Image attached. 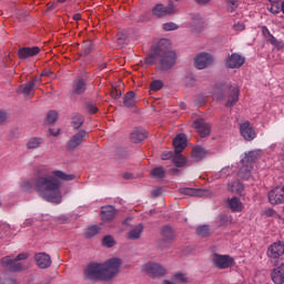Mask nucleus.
Returning a JSON list of instances; mask_svg holds the SVG:
<instances>
[{
  "label": "nucleus",
  "mask_w": 284,
  "mask_h": 284,
  "mask_svg": "<svg viewBox=\"0 0 284 284\" xmlns=\"http://www.w3.org/2000/svg\"><path fill=\"white\" fill-rule=\"evenodd\" d=\"M175 12L176 7H174V4L165 7L162 3H159L152 9V14L158 18L168 17V14H174Z\"/></svg>",
  "instance_id": "nucleus-7"
},
{
  "label": "nucleus",
  "mask_w": 284,
  "mask_h": 284,
  "mask_svg": "<svg viewBox=\"0 0 284 284\" xmlns=\"http://www.w3.org/2000/svg\"><path fill=\"white\" fill-rule=\"evenodd\" d=\"M254 179H255V180H256V179H258V175H255V178H254Z\"/></svg>",
  "instance_id": "nucleus-60"
},
{
  "label": "nucleus",
  "mask_w": 284,
  "mask_h": 284,
  "mask_svg": "<svg viewBox=\"0 0 284 284\" xmlns=\"http://www.w3.org/2000/svg\"><path fill=\"white\" fill-rule=\"evenodd\" d=\"M194 63L197 70H205V68L214 63V58L209 53H200L195 57Z\"/></svg>",
  "instance_id": "nucleus-8"
},
{
  "label": "nucleus",
  "mask_w": 284,
  "mask_h": 284,
  "mask_svg": "<svg viewBox=\"0 0 284 284\" xmlns=\"http://www.w3.org/2000/svg\"><path fill=\"white\" fill-rule=\"evenodd\" d=\"M268 202L271 205H278L284 203V189L283 186L275 187L268 192Z\"/></svg>",
  "instance_id": "nucleus-9"
},
{
  "label": "nucleus",
  "mask_w": 284,
  "mask_h": 284,
  "mask_svg": "<svg viewBox=\"0 0 284 284\" xmlns=\"http://www.w3.org/2000/svg\"><path fill=\"white\" fill-rule=\"evenodd\" d=\"M196 3H200L201 6H205V3H210V0H195Z\"/></svg>",
  "instance_id": "nucleus-52"
},
{
  "label": "nucleus",
  "mask_w": 284,
  "mask_h": 284,
  "mask_svg": "<svg viewBox=\"0 0 284 284\" xmlns=\"http://www.w3.org/2000/svg\"><path fill=\"white\" fill-rule=\"evenodd\" d=\"M270 12H272V14H278L281 12V1L280 0H273L271 2Z\"/></svg>",
  "instance_id": "nucleus-33"
},
{
  "label": "nucleus",
  "mask_w": 284,
  "mask_h": 284,
  "mask_svg": "<svg viewBox=\"0 0 284 284\" xmlns=\"http://www.w3.org/2000/svg\"><path fill=\"white\" fill-rule=\"evenodd\" d=\"M153 194H154V196H159V194H161V192L160 191H153Z\"/></svg>",
  "instance_id": "nucleus-56"
},
{
  "label": "nucleus",
  "mask_w": 284,
  "mask_h": 284,
  "mask_svg": "<svg viewBox=\"0 0 284 284\" xmlns=\"http://www.w3.org/2000/svg\"><path fill=\"white\" fill-rule=\"evenodd\" d=\"M173 146L175 150V154H181V152H183V150L187 148V138L185 136V134H178L173 140Z\"/></svg>",
  "instance_id": "nucleus-15"
},
{
  "label": "nucleus",
  "mask_w": 284,
  "mask_h": 284,
  "mask_svg": "<svg viewBox=\"0 0 284 284\" xmlns=\"http://www.w3.org/2000/svg\"><path fill=\"white\" fill-rule=\"evenodd\" d=\"M120 258H111L103 264L92 263L84 268V278L88 281H110L119 274Z\"/></svg>",
  "instance_id": "nucleus-2"
},
{
  "label": "nucleus",
  "mask_w": 284,
  "mask_h": 284,
  "mask_svg": "<svg viewBox=\"0 0 284 284\" xmlns=\"http://www.w3.org/2000/svg\"><path fill=\"white\" fill-rule=\"evenodd\" d=\"M26 187H27V190H30V182L26 183Z\"/></svg>",
  "instance_id": "nucleus-57"
},
{
  "label": "nucleus",
  "mask_w": 284,
  "mask_h": 284,
  "mask_svg": "<svg viewBox=\"0 0 284 284\" xmlns=\"http://www.w3.org/2000/svg\"><path fill=\"white\" fill-rule=\"evenodd\" d=\"M240 132L245 141H250V122L240 125Z\"/></svg>",
  "instance_id": "nucleus-28"
},
{
  "label": "nucleus",
  "mask_w": 284,
  "mask_h": 284,
  "mask_svg": "<svg viewBox=\"0 0 284 284\" xmlns=\"http://www.w3.org/2000/svg\"><path fill=\"white\" fill-rule=\"evenodd\" d=\"M142 233H143V224H139L135 229L129 232L128 239H131V240L140 239Z\"/></svg>",
  "instance_id": "nucleus-27"
},
{
  "label": "nucleus",
  "mask_w": 284,
  "mask_h": 284,
  "mask_svg": "<svg viewBox=\"0 0 284 284\" xmlns=\"http://www.w3.org/2000/svg\"><path fill=\"white\" fill-rule=\"evenodd\" d=\"M173 163L176 165V168H184V165L187 164V160L181 155V153H176V155L173 158Z\"/></svg>",
  "instance_id": "nucleus-29"
},
{
  "label": "nucleus",
  "mask_w": 284,
  "mask_h": 284,
  "mask_svg": "<svg viewBox=\"0 0 284 284\" xmlns=\"http://www.w3.org/2000/svg\"><path fill=\"white\" fill-rule=\"evenodd\" d=\"M193 128L196 129V132L200 134V136L205 138L209 136L211 132L210 123L205 122L203 119H197L193 122Z\"/></svg>",
  "instance_id": "nucleus-12"
},
{
  "label": "nucleus",
  "mask_w": 284,
  "mask_h": 284,
  "mask_svg": "<svg viewBox=\"0 0 284 284\" xmlns=\"http://www.w3.org/2000/svg\"><path fill=\"white\" fill-rule=\"evenodd\" d=\"M207 194H210L209 191L199 190V191H196L195 196H207Z\"/></svg>",
  "instance_id": "nucleus-49"
},
{
  "label": "nucleus",
  "mask_w": 284,
  "mask_h": 284,
  "mask_svg": "<svg viewBox=\"0 0 284 284\" xmlns=\"http://www.w3.org/2000/svg\"><path fill=\"white\" fill-rule=\"evenodd\" d=\"M171 158H172V152H169L166 154H162L163 161H168V159H171Z\"/></svg>",
  "instance_id": "nucleus-51"
},
{
  "label": "nucleus",
  "mask_w": 284,
  "mask_h": 284,
  "mask_svg": "<svg viewBox=\"0 0 284 284\" xmlns=\"http://www.w3.org/2000/svg\"><path fill=\"white\" fill-rule=\"evenodd\" d=\"M150 88L153 92H159L163 88V82L161 80H154L151 82Z\"/></svg>",
  "instance_id": "nucleus-40"
},
{
  "label": "nucleus",
  "mask_w": 284,
  "mask_h": 284,
  "mask_svg": "<svg viewBox=\"0 0 284 284\" xmlns=\"http://www.w3.org/2000/svg\"><path fill=\"white\" fill-rule=\"evenodd\" d=\"M229 205L232 212H242L243 210V203H241V201L236 197H232L231 200H229Z\"/></svg>",
  "instance_id": "nucleus-26"
},
{
  "label": "nucleus",
  "mask_w": 284,
  "mask_h": 284,
  "mask_svg": "<svg viewBox=\"0 0 284 284\" xmlns=\"http://www.w3.org/2000/svg\"><path fill=\"white\" fill-rule=\"evenodd\" d=\"M41 79L40 78H34L30 82H28L24 85L20 87V90L24 97H29V99H32L34 94V85H39Z\"/></svg>",
  "instance_id": "nucleus-14"
},
{
  "label": "nucleus",
  "mask_w": 284,
  "mask_h": 284,
  "mask_svg": "<svg viewBox=\"0 0 284 284\" xmlns=\"http://www.w3.org/2000/svg\"><path fill=\"white\" fill-rule=\"evenodd\" d=\"M100 216L102 221H112L116 216V210L112 205L103 206Z\"/></svg>",
  "instance_id": "nucleus-19"
},
{
  "label": "nucleus",
  "mask_w": 284,
  "mask_h": 284,
  "mask_svg": "<svg viewBox=\"0 0 284 284\" xmlns=\"http://www.w3.org/2000/svg\"><path fill=\"white\" fill-rule=\"evenodd\" d=\"M102 245L104 247H114V237L106 235L103 240H102Z\"/></svg>",
  "instance_id": "nucleus-39"
},
{
  "label": "nucleus",
  "mask_w": 284,
  "mask_h": 284,
  "mask_svg": "<svg viewBox=\"0 0 284 284\" xmlns=\"http://www.w3.org/2000/svg\"><path fill=\"white\" fill-rule=\"evenodd\" d=\"M41 52V48L39 47H24L18 50L19 59H30V57H37Z\"/></svg>",
  "instance_id": "nucleus-16"
},
{
  "label": "nucleus",
  "mask_w": 284,
  "mask_h": 284,
  "mask_svg": "<svg viewBox=\"0 0 284 284\" xmlns=\"http://www.w3.org/2000/svg\"><path fill=\"white\" fill-rule=\"evenodd\" d=\"M40 145H41V139L39 138H33L29 140V142L27 143L28 150H37V148H39Z\"/></svg>",
  "instance_id": "nucleus-32"
},
{
  "label": "nucleus",
  "mask_w": 284,
  "mask_h": 284,
  "mask_svg": "<svg viewBox=\"0 0 284 284\" xmlns=\"http://www.w3.org/2000/svg\"><path fill=\"white\" fill-rule=\"evenodd\" d=\"M73 21H81V14L80 13L73 14Z\"/></svg>",
  "instance_id": "nucleus-53"
},
{
  "label": "nucleus",
  "mask_w": 284,
  "mask_h": 284,
  "mask_svg": "<svg viewBox=\"0 0 284 284\" xmlns=\"http://www.w3.org/2000/svg\"><path fill=\"white\" fill-rule=\"evenodd\" d=\"M135 93L134 91H130L125 94L124 97V105H126V108H132V105H134V103L136 102L134 100Z\"/></svg>",
  "instance_id": "nucleus-30"
},
{
  "label": "nucleus",
  "mask_w": 284,
  "mask_h": 284,
  "mask_svg": "<svg viewBox=\"0 0 284 284\" xmlns=\"http://www.w3.org/2000/svg\"><path fill=\"white\" fill-rule=\"evenodd\" d=\"M234 32H243L245 30V24L243 22H239L233 27Z\"/></svg>",
  "instance_id": "nucleus-46"
},
{
  "label": "nucleus",
  "mask_w": 284,
  "mask_h": 284,
  "mask_svg": "<svg viewBox=\"0 0 284 284\" xmlns=\"http://www.w3.org/2000/svg\"><path fill=\"white\" fill-rule=\"evenodd\" d=\"M284 254V243L283 241H277L271 244L267 248V256L270 258H280Z\"/></svg>",
  "instance_id": "nucleus-10"
},
{
  "label": "nucleus",
  "mask_w": 284,
  "mask_h": 284,
  "mask_svg": "<svg viewBox=\"0 0 284 284\" xmlns=\"http://www.w3.org/2000/svg\"><path fill=\"white\" fill-rule=\"evenodd\" d=\"M165 232H172V229H170V227H164V230H163V234H165Z\"/></svg>",
  "instance_id": "nucleus-55"
},
{
  "label": "nucleus",
  "mask_w": 284,
  "mask_h": 284,
  "mask_svg": "<svg viewBox=\"0 0 284 284\" xmlns=\"http://www.w3.org/2000/svg\"><path fill=\"white\" fill-rule=\"evenodd\" d=\"M170 40H160L155 53L146 58V63H149V65H152V63H156V59H159L160 68L162 70H170V68H172V65L176 63V53L170 50Z\"/></svg>",
  "instance_id": "nucleus-3"
},
{
  "label": "nucleus",
  "mask_w": 284,
  "mask_h": 284,
  "mask_svg": "<svg viewBox=\"0 0 284 284\" xmlns=\"http://www.w3.org/2000/svg\"><path fill=\"white\" fill-rule=\"evenodd\" d=\"M264 214L265 216H273L276 214V211H274V209H265Z\"/></svg>",
  "instance_id": "nucleus-48"
},
{
  "label": "nucleus",
  "mask_w": 284,
  "mask_h": 284,
  "mask_svg": "<svg viewBox=\"0 0 284 284\" xmlns=\"http://www.w3.org/2000/svg\"><path fill=\"white\" fill-rule=\"evenodd\" d=\"M68 0H58L59 3H65Z\"/></svg>",
  "instance_id": "nucleus-58"
},
{
  "label": "nucleus",
  "mask_w": 284,
  "mask_h": 284,
  "mask_svg": "<svg viewBox=\"0 0 284 284\" xmlns=\"http://www.w3.org/2000/svg\"><path fill=\"white\" fill-rule=\"evenodd\" d=\"M186 194H194V191L192 189H185Z\"/></svg>",
  "instance_id": "nucleus-54"
},
{
  "label": "nucleus",
  "mask_w": 284,
  "mask_h": 284,
  "mask_svg": "<svg viewBox=\"0 0 284 284\" xmlns=\"http://www.w3.org/2000/svg\"><path fill=\"white\" fill-rule=\"evenodd\" d=\"M28 253H20L16 258H12L11 256H6L2 258L1 263L4 267H9L11 272H19L23 270V266L19 261H26L28 258Z\"/></svg>",
  "instance_id": "nucleus-4"
},
{
  "label": "nucleus",
  "mask_w": 284,
  "mask_h": 284,
  "mask_svg": "<svg viewBox=\"0 0 284 284\" xmlns=\"http://www.w3.org/2000/svg\"><path fill=\"white\" fill-rule=\"evenodd\" d=\"M265 32L268 34L267 42L271 43V45H274L277 50H283L284 48L283 41L277 40L272 33H270V30H267V28L263 30L264 34Z\"/></svg>",
  "instance_id": "nucleus-21"
},
{
  "label": "nucleus",
  "mask_w": 284,
  "mask_h": 284,
  "mask_svg": "<svg viewBox=\"0 0 284 284\" xmlns=\"http://www.w3.org/2000/svg\"><path fill=\"white\" fill-rule=\"evenodd\" d=\"M241 163L243 168H250V154L245 153L244 156L241 159Z\"/></svg>",
  "instance_id": "nucleus-44"
},
{
  "label": "nucleus",
  "mask_w": 284,
  "mask_h": 284,
  "mask_svg": "<svg viewBox=\"0 0 284 284\" xmlns=\"http://www.w3.org/2000/svg\"><path fill=\"white\" fill-rule=\"evenodd\" d=\"M88 89V84H85V80L78 79L73 82V94H83Z\"/></svg>",
  "instance_id": "nucleus-20"
},
{
  "label": "nucleus",
  "mask_w": 284,
  "mask_h": 284,
  "mask_svg": "<svg viewBox=\"0 0 284 284\" xmlns=\"http://www.w3.org/2000/svg\"><path fill=\"white\" fill-rule=\"evenodd\" d=\"M182 109H185L184 104H182Z\"/></svg>",
  "instance_id": "nucleus-61"
},
{
  "label": "nucleus",
  "mask_w": 284,
  "mask_h": 284,
  "mask_svg": "<svg viewBox=\"0 0 284 284\" xmlns=\"http://www.w3.org/2000/svg\"><path fill=\"white\" fill-rule=\"evenodd\" d=\"M83 125V116L77 114L72 118V126L75 129V130H79V128Z\"/></svg>",
  "instance_id": "nucleus-34"
},
{
  "label": "nucleus",
  "mask_w": 284,
  "mask_h": 284,
  "mask_svg": "<svg viewBox=\"0 0 284 284\" xmlns=\"http://www.w3.org/2000/svg\"><path fill=\"white\" fill-rule=\"evenodd\" d=\"M51 134H53V136H57V133H52V132H51Z\"/></svg>",
  "instance_id": "nucleus-59"
},
{
  "label": "nucleus",
  "mask_w": 284,
  "mask_h": 284,
  "mask_svg": "<svg viewBox=\"0 0 284 284\" xmlns=\"http://www.w3.org/2000/svg\"><path fill=\"white\" fill-rule=\"evenodd\" d=\"M243 63H245V58L237 53L231 54L225 61L226 68H231L232 70L241 68Z\"/></svg>",
  "instance_id": "nucleus-13"
},
{
  "label": "nucleus",
  "mask_w": 284,
  "mask_h": 284,
  "mask_svg": "<svg viewBox=\"0 0 284 284\" xmlns=\"http://www.w3.org/2000/svg\"><path fill=\"white\" fill-rule=\"evenodd\" d=\"M163 30L166 32H170L172 30H179V26L174 22H166L163 24Z\"/></svg>",
  "instance_id": "nucleus-41"
},
{
  "label": "nucleus",
  "mask_w": 284,
  "mask_h": 284,
  "mask_svg": "<svg viewBox=\"0 0 284 284\" xmlns=\"http://www.w3.org/2000/svg\"><path fill=\"white\" fill-rule=\"evenodd\" d=\"M148 139V132L145 131H134L131 133V141L133 143H141V141H145Z\"/></svg>",
  "instance_id": "nucleus-24"
},
{
  "label": "nucleus",
  "mask_w": 284,
  "mask_h": 284,
  "mask_svg": "<svg viewBox=\"0 0 284 284\" xmlns=\"http://www.w3.org/2000/svg\"><path fill=\"white\" fill-rule=\"evenodd\" d=\"M231 94L229 95L226 108H232L236 101H239V88H231Z\"/></svg>",
  "instance_id": "nucleus-23"
},
{
  "label": "nucleus",
  "mask_w": 284,
  "mask_h": 284,
  "mask_svg": "<svg viewBox=\"0 0 284 284\" xmlns=\"http://www.w3.org/2000/svg\"><path fill=\"white\" fill-rule=\"evenodd\" d=\"M196 234H197V236H202V237L209 236L210 235V226L203 225V226L197 227Z\"/></svg>",
  "instance_id": "nucleus-35"
},
{
  "label": "nucleus",
  "mask_w": 284,
  "mask_h": 284,
  "mask_svg": "<svg viewBox=\"0 0 284 284\" xmlns=\"http://www.w3.org/2000/svg\"><path fill=\"white\" fill-rule=\"evenodd\" d=\"M205 154H207V152H205V149L197 146L193 149L191 156L193 161L199 162L202 161V159H205Z\"/></svg>",
  "instance_id": "nucleus-22"
},
{
  "label": "nucleus",
  "mask_w": 284,
  "mask_h": 284,
  "mask_svg": "<svg viewBox=\"0 0 284 284\" xmlns=\"http://www.w3.org/2000/svg\"><path fill=\"white\" fill-rule=\"evenodd\" d=\"M99 234V226L93 225L87 229L85 236L87 239H92V236H97Z\"/></svg>",
  "instance_id": "nucleus-36"
},
{
  "label": "nucleus",
  "mask_w": 284,
  "mask_h": 284,
  "mask_svg": "<svg viewBox=\"0 0 284 284\" xmlns=\"http://www.w3.org/2000/svg\"><path fill=\"white\" fill-rule=\"evenodd\" d=\"M239 2V0H226V3L229 6L227 11L229 12H234V10H236V3Z\"/></svg>",
  "instance_id": "nucleus-43"
},
{
  "label": "nucleus",
  "mask_w": 284,
  "mask_h": 284,
  "mask_svg": "<svg viewBox=\"0 0 284 284\" xmlns=\"http://www.w3.org/2000/svg\"><path fill=\"white\" fill-rule=\"evenodd\" d=\"M256 139V131H254V128L250 126V141H254Z\"/></svg>",
  "instance_id": "nucleus-47"
},
{
  "label": "nucleus",
  "mask_w": 284,
  "mask_h": 284,
  "mask_svg": "<svg viewBox=\"0 0 284 284\" xmlns=\"http://www.w3.org/2000/svg\"><path fill=\"white\" fill-rule=\"evenodd\" d=\"M87 110L89 114H97L99 112V108H97V105L93 104H88Z\"/></svg>",
  "instance_id": "nucleus-45"
},
{
  "label": "nucleus",
  "mask_w": 284,
  "mask_h": 284,
  "mask_svg": "<svg viewBox=\"0 0 284 284\" xmlns=\"http://www.w3.org/2000/svg\"><path fill=\"white\" fill-rule=\"evenodd\" d=\"M36 263L40 270H47V267L52 265V260L45 253H38L36 254Z\"/></svg>",
  "instance_id": "nucleus-17"
},
{
  "label": "nucleus",
  "mask_w": 284,
  "mask_h": 284,
  "mask_svg": "<svg viewBox=\"0 0 284 284\" xmlns=\"http://www.w3.org/2000/svg\"><path fill=\"white\" fill-rule=\"evenodd\" d=\"M263 156V151L261 149L250 151V161L251 163H256L257 160Z\"/></svg>",
  "instance_id": "nucleus-31"
},
{
  "label": "nucleus",
  "mask_w": 284,
  "mask_h": 284,
  "mask_svg": "<svg viewBox=\"0 0 284 284\" xmlns=\"http://www.w3.org/2000/svg\"><path fill=\"white\" fill-rule=\"evenodd\" d=\"M271 278L275 284H284V264L273 268Z\"/></svg>",
  "instance_id": "nucleus-18"
},
{
  "label": "nucleus",
  "mask_w": 284,
  "mask_h": 284,
  "mask_svg": "<svg viewBox=\"0 0 284 284\" xmlns=\"http://www.w3.org/2000/svg\"><path fill=\"white\" fill-rule=\"evenodd\" d=\"M152 176H155V179H163L165 176V170L163 168H155L151 171Z\"/></svg>",
  "instance_id": "nucleus-38"
},
{
  "label": "nucleus",
  "mask_w": 284,
  "mask_h": 284,
  "mask_svg": "<svg viewBox=\"0 0 284 284\" xmlns=\"http://www.w3.org/2000/svg\"><path fill=\"white\" fill-rule=\"evenodd\" d=\"M88 136L89 134L85 131L78 132L71 140H69L67 144L68 150H75V148H79Z\"/></svg>",
  "instance_id": "nucleus-11"
},
{
  "label": "nucleus",
  "mask_w": 284,
  "mask_h": 284,
  "mask_svg": "<svg viewBox=\"0 0 284 284\" xmlns=\"http://www.w3.org/2000/svg\"><path fill=\"white\" fill-rule=\"evenodd\" d=\"M212 263L217 270H229V267H234L235 265L234 257L216 253L212 255Z\"/></svg>",
  "instance_id": "nucleus-5"
},
{
  "label": "nucleus",
  "mask_w": 284,
  "mask_h": 284,
  "mask_svg": "<svg viewBox=\"0 0 284 284\" xmlns=\"http://www.w3.org/2000/svg\"><path fill=\"white\" fill-rule=\"evenodd\" d=\"M8 119V114L3 111H0V123H3Z\"/></svg>",
  "instance_id": "nucleus-50"
},
{
  "label": "nucleus",
  "mask_w": 284,
  "mask_h": 284,
  "mask_svg": "<svg viewBox=\"0 0 284 284\" xmlns=\"http://www.w3.org/2000/svg\"><path fill=\"white\" fill-rule=\"evenodd\" d=\"M45 168L38 170V179L34 181L33 187L39 192L42 199L50 203L61 202V181H72L74 175L68 174L63 171H52L50 175Z\"/></svg>",
  "instance_id": "nucleus-1"
},
{
  "label": "nucleus",
  "mask_w": 284,
  "mask_h": 284,
  "mask_svg": "<svg viewBox=\"0 0 284 284\" xmlns=\"http://www.w3.org/2000/svg\"><path fill=\"white\" fill-rule=\"evenodd\" d=\"M173 278L175 281H179L180 283H187V276H185V274H183V273L173 274Z\"/></svg>",
  "instance_id": "nucleus-42"
},
{
  "label": "nucleus",
  "mask_w": 284,
  "mask_h": 284,
  "mask_svg": "<svg viewBox=\"0 0 284 284\" xmlns=\"http://www.w3.org/2000/svg\"><path fill=\"white\" fill-rule=\"evenodd\" d=\"M57 119H59V113H57V111H50L47 114V123H57Z\"/></svg>",
  "instance_id": "nucleus-37"
},
{
  "label": "nucleus",
  "mask_w": 284,
  "mask_h": 284,
  "mask_svg": "<svg viewBox=\"0 0 284 284\" xmlns=\"http://www.w3.org/2000/svg\"><path fill=\"white\" fill-rule=\"evenodd\" d=\"M143 272H145V274H148V276H151L152 278L165 276L168 274V271L156 263H146L143 266Z\"/></svg>",
  "instance_id": "nucleus-6"
},
{
  "label": "nucleus",
  "mask_w": 284,
  "mask_h": 284,
  "mask_svg": "<svg viewBox=\"0 0 284 284\" xmlns=\"http://www.w3.org/2000/svg\"><path fill=\"white\" fill-rule=\"evenodd\" d=\"M243 190H245V186L239 181L231 182L229 184V192H233V194H241Z\"/></svg>",
  "instance_id": "nucleus-25"
}]
</instances>
